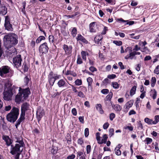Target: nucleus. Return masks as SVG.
Instances as JSON below:
<instances>
[{"label": "nucleus", "mask_w": 159, "mask_h": 159, "mask_svg": "<svg viewBox=\"0 0 159 159\" xmlns=\"http://www.w3.org/2000/svg\"><path fill=\"white\" fill-rule=\"evenodd\" d=\"M18 39L17 35L13 33L5 35L3 39L4 46L8 49L15 46L18 43Z\"/></svg>", "instance_id": "obj_1"}, {"label": "nucleus", "mask_w": 159, "mask_h": 159, "mask_svg": "<svg viewBox=\"0 0 159 159\" xmlns=\"http://www.w3.org/2000/svg\"><path fill=\"white\" fill-rule=\"evenodd\" d=\"M30 93V89L29 88L25 89H22L20 88L19 93L16 97V100L18 102L23 101L27 98Z\"/></svg>", "instance_id": "obj_2"}, {"label": "nucleus", "mask_w": 159, "mask_h": 159, "mask_svg": "<svg viewBox=\"0 0 159 159\" xmlns=\"http://www.w3.org/2000/svg\"><path fill=\"white\" fill-rule=\"evenodd\" d=\"M29 105L28 103L25 102L22 104L21 107V113L20 117L16 121L15 125L16 128H17L18 126L21 122L24 121L25 111L28 110L29 109Z\"/></svg>", "instance_id": "obj_3"}, {"label": "nucleus", "mask_w": 159, "mask_h": 159, "mask_svg": "<svg viewBox=\"0 0 159 159\" xmlns=\"http://www.w3.org/2000/svg\"><path fill=\"white\" fill-rule=\"evenodd\" d=\"M19 115V110L17 107H13L11 111L7 116V119L11 122H14L18 118Z\"/></svg>", "instance_id": "obj_4"}, {"label": "nucleus", "mask_w": 159, "mask_h": 159, "mask_svg": "<svg viewBox=\"0 0 159 159\" xmlns=\"http://www.w3.org/2000/svg\"><path fill=\"white\" fill-rule=\"evenodd\" d=\"M14 90V89L12 88H10L7 90H4L3 93V98L4 100L8 101L11 99L12 96L13 94V92Z\"/></svg>", "instance_id": "obj_5"}, {"label": "nucleus", "mask_w": 159, "mask_h": 159, "mask_svg": "<svg viewBox=\"0 0 159 159\" xmlns=\"http://www.w3.org/2000/svg\"><path fill=\"white\" fill-rule=\"evenodd\" d=\"M10 19L8 16H5L4 26L5 30L9 31H12L13 30L12 25L10 22Z\"/></svg>", "instance_id": "obj_6"}, {"label": "nucleus", "mask_w": 159, "mask_h": 159, "mask_svg": "<svg viewBox=\"0 0 159 159\" xmlns=\"http://www.w3.org/2000/svg\"><path fill=\"white\" fill-rule=\"evenodd\" d=\"M21 147H22L19 146V144L17 143L16 144L15 146L12 145H11L10 153L12 155H14L17 152H21L23 150L22 149V150H20V148Z\"/></svg>", "instance_id": "obj_7"}, {"label": "nucleus", "mask_w": 159, "mask_h": 159, "mask_svg": "<svg viewBox=\"0 0 159 159\" xmlns=\"http://www.w3.org/2000/svg\"><path fill=\"white\" fill-rule=\"evenodd\" d=\"M13 61L16 68H18L21 66L22 59L20 55H18L13 59Z\"/></svg>", "instance_id": "obj_8"}, {"label": "nucleus", "mask_w": 159, "mask_h": 159, "mask_svg": "<svg viewBox=\"0 0 159 159\" xmlns=\"http://www.w3.org/2000/svg\"><path fill=\"white\" fill-rule=\"evenodd\" d=\"M49 48L48 46L47 43L46 42L41 44L39 47V51L42 53H46L48 52Z\"/></svg>", "instance_id": "obj_9"}, {"label": "nucleus", "mask_w": 159, "mask_h": 159, "mask_svg": "<svg viewBox=\"0 0 159 159\" xmlns=\"http://www.w3.org/2000/svg\"><path fill=\"white\" fill-rule=\"evenodd\" d=\"M10 67L8 66H3L0 68V75L5 77L6 74L9 72Z\"/></svg>", "instance_id": "obj_10"}, {"label": "nucleus", "mask_w": 159, "mask_h": 159, "mask_svg": "<svg viewBox=\"0 0 159 159\" xmlns=\"http://www.w3.org/2000/svg\"><path fill=\"white\" fill-rule=\"evenodd\" d=\"M7 12V8L3 4L0 5V16H4Z\"/></svg>", "instance_id": "obj_11"}, {"label": "nucleus", "mask_w": 159, "mask_h": 159, "mask_svg": "<svg viewBox=\"0 0 159 159\" xmlns=\"http://www.w3.org/2000/svg\"><path fill=\"white\" fill-rule=\"evenodd\" d=\"M53 76L54 74L53 72L50 71L48 75V80L49 84L51 86L53 85L55 81Z\"/></svg>", "instance_id": "obj_12"}, {"label": "nucleus", "mask_w": 159, "mask_h": 159, "mask_svg": "<svg viewBox=\"0 0 159 159\" xmlns=\"http://www.w3.org/2000/svg\"><path fill=\"white\" fill-rule=\"evenodd\" d=\"M103 38L102 34H99L96 35L94 38V40L95 43L100 46L102 45V40Z\"/></svg>", "instance_id": "obj_13"}, {"label": "nucleus", "mask_w": 159, "mask_h": 159, "mask_svg": "<svg viewBox=\"0 0 159 159\" xmlns=\"http://www.w3.org/2000/svg\"><path fill=\"white\" fill-rule=\"evenodd\" d=\"M72 48L71 46H68L67 45L64 44L63 45V49L64 50L66 54L67 55H69L71 54L72 52Z\"/></svg>", "instance_id": "obj_14"}, {"label": "nucleus", "mask_w": 159, "mask_h": 159, "mask_svg": "<svg viewBox=\"0 0 159 159\" xmlns=\"http://www.w3.org/2000/svg\"><path fill=\"white\" fill-rule=\"evenodd\" d=\"M97 26L95 24V22H93L89 25V31L91 33L95 32Z\"/></svg>", "instance_id": "obj_15"}, {"label": "nucleus", "mask_w": 159, "mask_h": 159, "mask_svg": "<svg viewBox=\"0 0 159 159\" xmlns=\"http://www.w3.org/2000/svg\"><path fill=\"white\" fill-rule=\"evenodd\" d=\"M2 139L6 142L7 145L9 146L12 144V140L8 136H3Z\"/></svg>", "instance_id": "obj_16"}, {"label": "nucleus", "mask_w": 159, "mask_h": 159, "mask_svg": "<svg viewBox=\"0 0 159 159\" xmlns=\"http://www.w3.org/2000/svg\"><path fill=\"white\" fill-rule=\"evenodd\" d=\"M58 86L59 88H64L65 86H66V83L63 79H61L59 80L57 83Z\"/></svg>", "instance_id": "obj_17"}, {"label": "nucleus", "mask_w": 159, "mask_h": 159, "mask_svg": "<svg viewBox=\"0 0 159 159\" xmlns=\"http://www.w3.org/2000/svg\"><path fill=\"white\" fill-rule=\"evenodd\" d=\"M135 55V51H131L130 53H129V54L127 55L125 57V59H133L134 58V56Z\"/></svg>", "instance_id": "obj_18"}, {"label": "nucleus", "mask_w": 159, "mask_h": 159, "mask_svg": "<svg viewBox=\"0 0 159 159\" xmlns=\"http://www.w3.org/2000/svg\"><path fill=\"white\" fill-rule=\"evenodd\" d=\"M76 39L77 41H80L83 43H86L87 42V40L80 34H78Z\"/></svg>", "instance_id": "obj_19"}, {"label": "nucleus", "mask_w": 159, "mask_h": 159, "mask_svg": "<svg viewBox=\"0 0 159 159\" xmlns=\"http://www.w3.org/2000/svg\"><path fill=\"white\" fill-rule=\"evenodd\" d=\"M134 103V101L132 100H131L128 102H127L125 105V108L127 109V110H129V108L131 107L133 105Z\"/></svg>", "instance_id": "obj_20"}, {"label": "nucleus", "mask_w": 159, "mask_h": 159, "mask_svg": "<svg viewBox=\"0 0 159 159\" xmlns=\"http://www.w3.org/2000/svg\"><path fill=\"white\" fill-rule=\"evenodd\" d=\"M113 108L117 111H120L122 109L121 107L118 104L112 105Z\"/></svg>", "instance_id": "obj_21"}, {"label": "nucleus", "mask_w": 159, "mask_h": 159, "mask_svg": "<svg viewBox=\"0 0 159 159\" xmlns=\"http://www.w3.org/2000/svg\"><path fill=\"white\" fill-rule=\"evenodd\" d=\"M36 115L38 120V121H39L40 120L41 118L43 116V114L42 112L38 111H37Z\"/></svg>", "instance_id": "obj_22"}, {"label": "nucleus", "mask_w": 159, "mask_h": 159, "mask_svg": "<svg viewBox=\"0 0 159 159\" xmlns=\"http://www.w3.org/2000/svg\"><path fill=\"white\" fill-rule=\"evenodd\" d=\"M96 108L101 114L103 113V111L102 108V105L101 104H98L96 105Z\"/></svg>", "instance_id": "obj_23"}, {"label": "nucleus", "mask_w": 159, "mask_h": 159, "mask_svg": "<svg viewBox=\"0 0 159 159\" xmlns=\"http://www.w3.org/2000/svg\"><path fill=\"white\" fill-rule=\"evenodd\" d=\"M107 138L108 137L107 134H104L103 137V139H102V141L101 142H98V143L99 144H102L103 143H105L107 142Z\"/></svg>", "instance_id": "obj_24"}, {"label": "nucleus", "mask_w": 159, "mask_h": 159, "mask_svg": "<svg viewBox=\"0 0 159 159\" xmlns=\"http://www.w3.org/2000/svg\"><path fill=\"white\" fill-rule=\"evenodd\" d=\"M46 39L45 36H39L36 40V43H39L42 40H45Z\"/></svg>", "instance_id": "obj_25"}, {"label": "nucleus", "mask_w": 159, "mask_h": 159, "mask_svg": "<svg viewBox=\"0 0 159 159\" xmlns=\"http://www.w3.org/2000/svg\"><path fill=\"white\" fill-rule=\"evenodd\" d=\"M137 86L134 85L131 89L130 90V95L132 96L135 93L136 90Z\"/></svg>", "instance_id": "obj_26"}, {"label": "nucleus", "mask_w": 159, "mask_h": 159, "mask_svg": "<svg viewBox=\"0 0 159 159\" xmlns=\"http://www.w3.org/2000/svg\"><path fill=\"white\" fill-rule=\"evenodd\" d=\"M113 96V93L112 92H110L109 93V94L107 95L105 99V101L110 100L112 98Z\"/></svg>", "instance_id": "obj_27"}, {"label": "nucleus", "mask_w": 159, "mask_h": 159, "mask_svg": "<svg viewBox=\"0 0 159 159\" xmlns=\"http://www.w3.org/2000/svg\"><path fill=\"white\" fill-rule=\"evenodd\" d=\"M81 54L83 60L86 61V55H88L89 53L88 52H86L84 51H82L81 52Z\"/></svg>", "instance_id": "obj_28"}, {"label": "nucleus", "mask_w": 159, "mask_h": 159, "mask_svg": "<svg viewBox=\"0 0 159 159\" xmlns=\"http://www.w3.org/2000/svg\"><path fill=\"white\" fill-rule=\"evenodd\" d=\"M144 121L148 125L153 124V121L148 118H146L144 119Z\"/></svg>", "instance_id": "obj_29"}, {"label": "nucleus", "mask_w": 159, "mask_h": 159, "mask_svg": "<svg viewBox=\"0 0 159 159\" xmlns=\"http://www.w3.org/2000/svg\"><path fill=\"white\" fill-rule=\"evenodd\" d=\"M111 85L114 89H118L119 87V84L116 82H112Z\"/></svg>", "instance_id": "obj_30"}, {"label": "nucleus", "mask_w": 159, "mask_h": 159, "mask_svg": "<svg viewBox=\"0 0 159 159\" xmlns=\"http://www.w3.org/2000/svg\"><path fill=\"white\" fill-rule=\"evenodd\" d=\"M77 30L76 28L74 27L73 28L71 31V34L73 37H75L76 36L77 34Z\"/></svg>", "instance_id": "obj_31"}, {"label": "nucleus", "mask_w": 159, "mask_h": 159, "mask_svg": "<svg viewBox=\"0 0 159 159\" xmlns=\"http://www.w3.org/2000/svg\"><path fill=\"white\" fill-rule=\"evenodd\" d=\"M156 82V79L155 77H152V78L151 80V84L152 87L154 86Z\"/></svg>", "instance_id": "obj_32"}, {"label": "nucleus", "mask_w": 159, "mask_h": 159, "mask_svg": "<svg viewBox=\"0 0 159 159\" xmlns=\"http://www.w3.org/2000/svg\"><path fill=\"white\" fill-rule=\"evenodd\" d=\"M144 141L146 142V143L147 144H150L152 141V139L149 138H146Z\"/></svg>", "instance_id": "obj_33"}, {"label": "nucleus", "mask_w": 159, "mask_h": 159, "mask_svg": "<svg viewBox=\"0 0 159 159\" xmlns=\"http://www.w3.org/2000/svg\"><path fill=\"white\" fill-rule=\"evenodd\" d=\"M154 121H153V124H156L159 121V115L155 116L154 117Z\"/></svg>", "instance_id": "obj_34"}, {"label": "nucleus", "mask_w": 159, "mask_h": 159, "mask_svg": "<svg viewBox=\"0 0 159 159\" xmlns=\"http://www.w3.org/2000/svg\"><path fill=\"white\" fill-rule=\"evenodd\" d=\"M75 83L76 85H81L82 84V80L81 79L79 80V79H77L75 81Z\"/></svg>", "instance_id": "obj_35"}, {"label": "nucleus", "mask_w": 159, "mask_h": 159, "mask_svg": "<svg viewBox=\"0 0 159 159\" xmlns=\"http://www.w3.org/2000/svg\"><path fill=\"white\" fill-rule=\"evenodd\" d=\"M30 76H26L24 78V81L26 84H27L29 82L30 80Z\"/></svg>", "instance_id": "obj_36"}, {"label": "nucleus", "mask_w": 159, "mask_h": 159, "mask_svg": "<svg viewBox=\"0 0 159 159\" xmlns=\"http://www.w3.org/2000/svg\"><path fill=\"white\" fill-rule=\"evenodd\" d=\"M113 42L117 46H121L122 44V42L120 41L114 40Z\"/></svg>", "instance_id": "obj_37"}, {"label": "nucleus", "mask_w": 159, "mask_h": 159, "mask_svg": "<svg viewBox=\"0 0 159 159\" xmlns=\"http://www.w3.org/2000/svg\"><path fill=\"white\" fill-rule=\"evenodd\" d=\"M87 81L88 83V85L89 86H91L92 83L93 79L91 77H89L87 79Z\"/></svg>", "instance_id": "obj_38"}, {"label": "nucleus", "mask_w": 159, "mask_h": 159, "mask_svg": "<svg viewBox=\"0 0 159 159\" xmlns=\"http://www.w3.org/2000/svg\"><path fill=\"white\" fill-rule=\"evenodd\" d=\"M48 39L49 42L51 43H53L54 41V37L52 35H50L49 36Z\"/></svg>", "instance_id": "obj_39"}, {"label": "nucleus", "mask_w": 159, "mask_h": 159, "mask_svg": "<svg viewBox=\"0 0 159 159\" xmlns=\"http://www.w3.org/2000/svg\"><path fill=\"white\" fill-rule=\"evenodd\" d=\"M16 142L19 143L18 144L19 146L22 147H24V143L23 140L22 139L20 140H17Z\"/></svg>", "instance_id": "obj_40"}, {"label": "nucleus", "mask_w": 159, "mask_h": 159, "mask_svg": "<svg viewBox=\"0 0 159 159\" xmlns=\"http://www.w3.org/2000/svg\"><path fill=\"white\" fill-rule=\"evenodd\" d=\"M152 91H153V95L152 96V98L153 99H155L157 96V92L155 89H154L153 90H152Z\"/></svg>", "instance_id": "obj_41"}, {"label": "nucleus", "mask_w": 159, "mask_h": 159, "mask_svg": "<svg viewBox=\"0 0 159 159\" xmlns=\"http://www.w3.org/2000/svg\"><path fill=\"white\" fill-rule=\"evenodd\" d=\"M114 134V129L113 128H111L109 130V136L111 137Z\"/></svg>", "instance_id": "obj_42"}, {"label": "nucleus", "mask_w": 159, "mask_h": 159, "mask_svg": "<svg viewBox=\"0 0 159 159\" xmlns=\"http://www.w3.org/2000/svg\"><path fill=\"white\" fill-rule=\"evenodd\" d=\"M115 114L114 113H111L109 116V119L111 121L113 120V119L115 117Z\"/></svg>", "instance_id": "obj_43"}, {"label": "nucleus", "mask_w": 159, "mask_h": 159, "mask_svg": "<svg viewBox=\"0 0 159 159\" xmlns=\"http://www.w3.org/2000/svg\"><path fill=\"white\" fill-rule=\"evenodd\" d=\"M82 60L80 56H78L77 57V64H81L82 63Z\"/></svg>", "instance_id": "obj_44"}, {"label": "nucleus", "mask_w": 159, "mask_h": 159, "mask_svg": "<svg viewBox=\"0 0 159 159\" xmlns=\"http://www.w3.org/2000/svg\"><path fill=\"white\" fill-rule=\"evenodd\" d=\"M89 134V129L88 128H86L84 130V136L86 137H87Z\"/></svg>", "instance_id": "obj_45"}, {"label": "nucleus", "mask_w": 159, "mask_h": 159, "mask_svg": "<svg viewBox=\"0 0 159 159\" xmlns=\"http://www.w3.org/2000/svg\"><path fill=\"white\" fill-rule=\"evenodd\" d=\"M109 92V90L107 89H103L101 91V92L104 94H107Z\"/></svg>", "instance_id": "obj_46"}, {"label": "nucleus", "mask_w": 159, "mask_h": 159, "mask_svg": "<svg viewBox=\"0 0 159 159\" xmlns=\"http://www.w3.org/2000/svg\"><path fill=\"white\" fill-rule=\"evenodd\" d=\"M154 73L157 75L159 74V65L157 66L156 67L154 70Z\"/></svg>", "instance_id": "obj_47"}, {"label": "nucleus", "mask_w": 159, "mask_h": 159, "mask_svg": "<svg viewBox=\"0 0 159 159\" xmlns=\"http://www.w3.org/2000/svg\"><path fill=\"white\" fill-rule=\"evenodd\" d=\"M78 144L82 145L84 143V140L82 138L79 139L77 141Z\"/></svg>", "instance_id": "obj_48"}, {"label": "nucleus", "mask_w": 159, "mask_h": 159, "mask_svg": "<svg viewBox=\"0 0 159 159\" xmlns=\"http://www.w3.org/2000/svg\"><path fill=\"white\" fill-rule=\"evenodd\" d=\"M107 78L109 79H113L116 77V75L115 74L109 75L107 76Z\"/></svg>", "instance_id": "obj_49"}, {"label": "nucleus", "mask_w": 159, "mask_h": 159, "mask_svg": "<svg viewBox=\"0 0 159 159\" xmlns=\"http://www.w3.org/2000/svg\"><path fill=\"white\" fill-rule=\"evenodd\" d=\"M91 147L90 145H88L86 146L87 153H89L91 152Z\"/></svg>", "instance_id": "obj_50"}, {"label": "nucleus", "mask_w": 159, "mask_h": 159, "mask_svg": "<svg viewBox=\"0 0 159 159\" xmlns=\"http://www.w3.org/2000/svg\"><path fill=\"white\" fill-rule=\"evenodd\" d=\"M23 69L24 72L27 71L28 69V67L26 63H25L24 64V66L23 67Z\"/></svg>", "instance_id": "obj_51"}, {"label": "nucleus", "mask_w": 159, "mask_h": 159, "mask_svg": "<svg viewBox=\"0 0 159 159\" xmlns=\"http://www.w3.org/2000/svg\"><path fill=\"white\" fill-rule=\"evenodd\" d=\"M66 138L67 141H70L71 140V138L70 136L69 133L67 134L66 137Z\"/></svg>", "instance_id": "obj_52"}, {"label": "nucleus", "mask_w": 159, "mask_h": 159, "mask_svg": "<svg viewBox=\"0 0 159 159\" xmlns=\"http://www.w3.org/2000/svg\"><path fill=\"white\" fill-rule=\"evenodd\" d=\"M22 5H23V8L22 9V11L23 12H24L25 11V7L26 6V3L25 1L23 2L22 3Z\"/></svg>", "instance_id": "obj_53"}, {"label": "nucleus", "mask_w": 159, "mask_h": 159, "mask_svg": "<svg viewBox=\"0 0 159 159\" xmlns=\"http://www.w3.org/2000/svg\"><path fill=\"white\" fill-rule=\"evenodd\" d=\"M109 80L107 78L105 79L102 82V83L104 85H106L109 83Z\"/></svg>", "instance_id": "obj_54"}, {"label": "nucleus", "mask_w": 159, "mask_h": 159, "mask_svg": "<svg viewBox=\"0 0 159 159\" xmlns=\"http://www.w3.org/2000/svg\"><path fill=\"white\" fill-rule=\"evenodd\" d=\"M71 112L74 116H76L77 115V111L75 108H73L72 109Z\"/></svg>", "instance_id": "obj_55"}, {"label": "nucleus", "mask_w": 159, "mask_h": 159, "mask_svg": "<svg viewBox=\"0 0 159 159\" xmlns=\"http://www.w3.org/2000/svg\"><path fill=\"white\" fill-rule=\"evenodd\" d=\"M78 96L82 98H84V97L83 93L81 91L78 92Z\"/></svg>", "instance_id": "obj_56"}, {"label": "nucleus", "mask_w": 159, "mask_h": 159, "mask_svg": "<svg viewBox=\"0 0 159 159\" xmlns=\"http://www.w3.org/2000/svg\"><path fill=\"white\" fill-rule=\"evenodd\" d=\"M89 70L92 72H93L97 70V69L94 67L91 66L89 68Z\"/></svg>", "instance_id": "obj_57"}, {"label": "nucleus", "mask_w": 159, "mask_h": 159, "mask_svg": "<svg viewBox=\"0 0 159 159\" xmlns=\"http://www.w3.org/2000/svg\"><path fill=\"white\" fill-rule=\"evenodd\" d=\"M109 126V124L108 122H106L103 125V128L104 129H106L108 128Z\"/></svg>", "instance_id": "obj_58"}, {"label": "nucleus", "mask_w": 159, "mask_h": 159, "mask_svg": "<svg viewBox=\"0 0 159 159\" xmlns=\"http://www.w3.org/2000/svg\"><path fill=\"white\" fill-rule=\"evenodd\" d=\"M53 76L55 80L59 79L61 77V75L57 74H54Z\"/></svg>", "instance_id": "obj_59"}, {"label": "nucleus", "mask_w": 159, "mask_h": 159, "mask_svg": "<svg viewBox=\"0 0 159 159\" xmlns=\"http://www.w3.org/2000/svg\"><path fill=\"white\" fill-rule=\"evenodd\" d=\"M96 137L97 140L98 141H99L100 140V133L99 132H97L96 133Z\"/></svg>", "instance_id": "obj_60"}, {"label": "nucleus", "mask_w": 159, "mask_h": 159, "mask_svg": "<svg viewBox=\"0 0 159 159\" xmlns=\"http://www.w3.org/2000/svg\"><path fill=\"white\" fill-rule=\"evenodd\" d=\"M107 27L106 26H104L103 30L102 32V34H105L106 33V31L107 30Z\"/></svg>", "instance_id": "obj_61"}, {"label": "nucleus", "mask_w": 159, "mask_h": 159, "mask_svg": "<svg viewBox=\"0 0 159 159\" xmlns=\"http://www.w3.org/2000/svg\"><path fill=\"white\" fill-rule=\"evenodd\" d=\"M140 50V48L137 45H135L134 48L133 49V51H138Z\"/></svg>", "instance_id": "obj_62"}, {"label": "nucleus", "mask_w": 159, "mask_h": 159, "mask_svg": "<svg viewBox=\"0 0 159 159\" xmlns=\"http://www.w3.org/2000/svg\"><path fill=\"white\" fill-rule=\"evenodd\" d=\"M75 157V155L74 154H72L68 156L67 157V159H73Z\"/></svg>", "instance_id": "obj_63"}, {"label": "nucleus", "mask_w": 159, "mask_h": 159, "mask_svg": "<svg viewBox=\"0 0 159 159\" xmlns=\"http://www.w3.org/2000/svg\"><path fill=\"white\" fill-rule=\"evenodd\" d=\"M21 152H17L16 154V155L15 157V159H19V156Z\"/></svg>", "instance_id": "obj_64"}]
</instances>
